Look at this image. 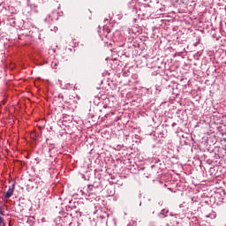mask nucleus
<instances>
[{
  "mask_svg": "<svg viewBox=\"0 0 226 226\" xmlns=\"http://www.w3.org/2000/svg\"><path fill=\"white\" fill-rule=\"evenodd\" d=\"M14 189H15L14 185H12V187H9L7 193H5V196H4L5 200L10 199L13 195Z\"/></svg>",
  "mask_w": 226,
  "mask_h": 226,
  "instance_id": "obj_1",
  "label": "nucleus"
},
{
  "mask_svg": "<svg viewBox=\"0 0 226 226\" xmlns=\"http://www.w3.org/2000/svg\"><path fill=\"white\" fill-rule=\"evenodd\" d=\"M0 215H4V212L2 211V209L0 208Z\"/></svg>",
  "mask_w": 226,
  "mask_h": 226,
  "instance_id": "obj_2",
  "label": "nucleus"
},
{
  "mask_svg": "<svg viewBox=\"0 0 226 226\" xmlns=\"http://www.w3.org/2000/svg\"><path fill=\"white\" fill-rule=\"evenodd\" d=\"M4 226H6V224H4Z\"/></svg>",
  "mask_w": 226,
  "mask_h": 226,
  "instance_id": "obj_3",
  "label": "nucleus"
}]
</instances>
